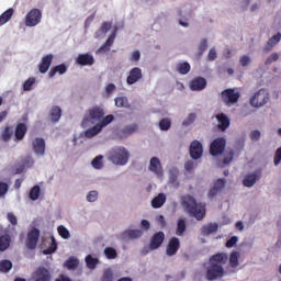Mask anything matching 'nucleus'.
<instances>
[{
    "label": "nucleus",
    "instance_id": "f257e3e1",
    "mask_svg": "<svg viewBox=\"0 0 281 281\" xmlns=\"http://www.w3.org/2000/svg\"><path fill=\"white\" fill-rule=\"evenodd\" d=\"M227 262V255L217 254L210 258V267L206 270V279L212 281L218 278H223L225 270H223V265Z\"/></svg>",
    "mask_w": 281,
    "mask_h": 281
},
{
    "label": "nucleus",
    "instance_id": "f03ea898",
    "mask_svg": "<svg viewBox=\"0 0 281 281\" xmlns=\"http://www.w3.org/2000/svg\"><path fill=\"white\" fill-rule=\"evenodd\" d=\"M182 207H184L186 212L191 216H194L196 221H203L205 216V206L201 203H196V200L192 195H184L181 198Z\"/></svg>",
    "mask_w": 281,
    "mask_h": 281
},
{
    "label": "nucleus",
    "instance_id": "7ed1b4c3",
    "mask_svg": "<svg viewBox=\"0 0 281 281\" xmlns=\"http://www.w3.org/2000/svg\"><path fill=\"white\" fill-rule=\"evenodd\" d=\"M271 100L269 95V91L265 88L259 89L255 94L250 98L249 102L255 109H260V106H265Z\"/></svg>",
    "mask_w": 281,
    "mask_h": 281
},
{
    "label": "nucleus",
    "instance_id": "20e7f679",
    "mask_svg": "<svg viewBox=\"0 0 281 281\" xmlns=\"http://www.w3.org/2000/svg\"><path fill=\"white\" fill-rule=\"evenodd\" d=\"M128 151L123 147L110 151V160L112 164H115V166H125V164H128Z\"/></svg>",
    "mask_w": 281,
    "mask_h": 281
},
{
    "label": "nucleus",
    "instance_id": "39448f33",
    "mask_svg": "<svg viewBox=\"0 0 281 281\" xmlns=\"http://www.w3.org/2000/svg\"><path fill=\"white\" fill-rule=\"evenodd\" d=\"M166 239V235L164 232H158L154 234V236L150 239L149 246L144 247L142 250V254L146 255L148 251H155V249H159L161 245H164V240Z\"/></svg>",
    "mask_w": 281,
    "mask_h": 281
},
{
    "label": "nucleus",
    "instance_id": "423d86ee",
    "mask_svg": "<svg viewBox=\"0 0 281 281\" xmlns=\"http://www.w3.org/2000/svg\"><path fill=\"white\" fill-rule=\"evenodd\" d=\"M43 19V11L40 9H32L25 16L24 23L26 27H36Z\"/></svg>",
    "mask_w": 281,
    "mask_h": 281
},
{
    "label": "nucleus",
    "instance_id": "0eeeda50",
    "mask_svg": "<svg viewBox=\"0 0 281 281\" xmlns=\"http://www.w3.org/2000/svg\"><path fill=\"white\" fill-rule=\"evenodd\" d=\"M222 101L227 106H232V104H236L238 100H240V92L236 91V89L228 88L221 93Z\"/></svg>",
    "mask_w": 281,
    "mask_h": 281
},
{
    "label": "nucleus",
    "instance_id": "6e6552de",
    "mask_svg": "<svg viewBox=\"0 0 281 281\" xmlns=\"http://www.w3.org/2000/svg\"><path fill=\"white\" fill-rule=\"evenodd\" d=\"M76 63L81 67H91V65L95 64V58H93V55L89 53L79 54L76 58Z\"/></svg>",
    "mask_w": 281,
    "mask_h": 281
},
{
    "label": "nucleus",
    "instance_id": "1a4fd4ad",
    "mask_svg": "<svg viewBox=\"0 0 281 281\" xmlns=\"http://www.w3.org/2000/svg\"><path fill=\"white\" fill-rule=\"evenodd\" d=\"M142 78H144V75L142 74V68L134 67L130 70L126 82L127 85H135V82H139Z\"/></svg>",
    "mask_w": 281,
    "mask_h": 281
},
{
    "label": "nucleus",
    "instance_id": "9d476101",
    "mask_svg": "<svg viewBox=\"0 0 281 281\" xmlns=\"http://www.w3.org/2000/svg\"><path fill=\"white\" fill-rule=\"evenodd\" d=\"M38 238H41V231L37 228H34L27 235V241H26V247L27 249H35L36 244L38 243Z\"/></svg>",
    "mask_w": 281,
    "mask_h": 281
},
{
    "label": "nucleus",
    "instance_id": "9b49d317",
    "mask_svg": "<svg viewBox=\"0 0 281 281\" xmlns=\"http://www.w3.org/2000/svg\"><path fill=\"white\" fill-rule=\"evenodd\" d=\"M191 91H203L207 87V80L203 77H196L190 81Z\"/></svg>",
    "mask_w": 281,
    "mask_h": 281
},
{
    "label": "nucleus",
    "instance_id": "f8f14e48",
    "mask_svg": "<svg viewBox=\"0 0 281 281\" xmlns=\"http://www.w3.org/2000/svg\"><path fill=\"white\" fill-rule=\"evenodd\" d=\"M54 60V55L48 54L42 57V61L38 65L40 74H47L49 71V67H52V61Z\"/></svg>",
    "mask_w": 281,
    "mask_h": 281
},
{
    "label": "nucleus",
    "instance_id": "ddd939ff",
    "mask_svg": "<svg viewBox=\"0 0 281 281\" xmlns=\"http://www.w3.org/2000/svg\"><path fill=\"white\" fill-rule=\"evenodd\" d=\"M190 157L192 159H201V157H203V145H201L200 142L191 143Z\"/></svg>",
    "mask_w": 281,
    "mask_h": 281
},
{
    "label": "nucleus",
    "instance_id": "4468645a",
    "mask_svg": "<svg viewBox=\"0 0 281 281\" xmlns=\"http://www.w3.org/2000/svg\"><path fill=\"white\" fill-rule=\"evenodd\" d=\"M144 232L142 229H127L121 234L122 240H135V238H142Z\"/></svg>",
    "mask_w": 281,
    "mask_h": 281
},
{
    "label": "nucleus",
    "instance_id": "2eb2a0df",
    "mask_svg": "<svg viewBox=\"0 0 281 281\" xmlns=\"http://www.w3.org/2000/svg\"><path fill=\"white\" fill-rule=\"evenodd\" d=\"M149 170L151 172H155L157 177H162L164 176V169L161 168V161L157 157H153L149 160Z\"/></svg>",
    "mask_w": 281,
    "mask_h": 281
},
{
    "label": "nucleus",
    "instance_id": "dca6fc26",
    "mask_svg": "<svg viewBox=\"0 0 281 281\" xmlns=\"http://www.w3.org/2000/svg\"><path fill=\"white\" fill-rule=\"evenodd\" d=\"M226 183H227V180H225V179H217L214 182L213 188L209 192V198L210 199H214V196H216V194H218V192L223 191V188H225Z\"/></svg>",
    "mask_w": 281,
    "mask_h": 281
},
{
    "label": "nucleus",
    "instance_id": "f3484780",
    "mask_svg": "<svg viewBox=\"0 0 281 281\" xmlns=\"http://www.w3.org/2000/svg\"><path fill=\"white\" fill-rule=\"evenodd\" d=\"M33 278L34 281H49L52 280V274H49V270L41 267L35 271Z\"/></svg>",
    "mask_w": 281,
    "mask_h": 281
},
{
    "label": "nucleus",
    "instance_id": "a211bd4d",
    "mask_svg": "<svg viewBox=\"0 0 281 281\" xmlns=\"http://www.w3.org/2000/svg\"><path fill=\"white\" fill-rule=\"evenodd\" d=\"M88 113L90 120H95L97 122H100V120H104V109L98 105L90 109Z\"/></svg>",
    "mask_w": 281,
    "mask_h": 281
},
{
    "label": "nucleus",
    "instance_id": "6ab92c4d",
    "mask_svg": "<svg viewBox=\"0 0 281 281\" xmlns=\"http://www.w3.org/2000/svg\"><path fill=\"white\" fill-rule=\"evenodd\" d=\"M210 153L214 157L222 155V153H225V143H223V142L211 143Z\"/></svg>",
    "mask_w": 281,
    "mask_h": 281
},
{
    "label": "nucleus",
    "instance_id": "aec40b11",
    "mask_svg": "<svg viewBox=\"0 0 281 281\" xmlns=\"http://www.w3.org/2000/svg\"><path fill=\"white\" fill-rule=\"evenodd\" d=\"M258 181H260V176L258 173H249L244 178L243 184L246 188H254Z\"/></svg>",
    "mask_w": 281,
    "mask_h": 281
},
{
    "label": "nucleus",
    "instance_id": "412c9836",
    "mask_svg": "<svg viewBox=\"0 0 281 281\" xmlns=\"http://www.w3.org/2000/svg\"><path fill=\"white\" fill-rule=\"evenodd\" d=\"M179 238L172 237L167 245L166 254L167 256H175L179 249Z\"/></svg>",
    "mask_w": 281,
    "mask_h": 281
},
{
    "label": "nucleus",
    "instance_id": "4be33fe9",
    "mask_svg": "<svg viewBox=\"0 0 281 281\" xmlns=\"http://www.w3.org/2000/svg\"><path fill=\"white\" fill-rule=\"evenodd\" d=\"M27 133V125L25 123H18L14 131V136L18 142H21Z\"/></svg>",
    "mask_w": 281,
    "mask_h": 281
},
{
    "label": "nucleus",
    "instance_id": "5701e85b",
    "mask_svg": "<svg viewBox=\"0 0 281 281\" xmlns=\"http://www.w3.org/2000/svg\"><path fill=\"white\" fill-rule=\"evenodd\" d=\"M280 41H281V33H277L276 35H273L268 40L266 46L263 47V52H266V54L271 52V49H273L274 46L278 45V43H280Z\"/></svg>",
    "mask_w": 281,
    "mask_h": 281
},
{
    "label": "nucleus",
    "instance_id": "b1692460",
    "mask_svg": "<svg viewBox=\"0 0 281 281\" xmlns=\"http://www.w3.org/2000/svg\"><path fill=\"white\" fill-rule=\"evenodd\" d=\"M216 120L218 121V128L222 131H227V128H229V117L226 114H217Z\"/></svg>",
    "mask_w": 281,
    "mask_h": 281
},
{
    "label": "nucleus",
    "instance_id": "393cba45",
    "mask_svg": "<svg viewBox=\"0 0 281 281\" xmlns=\"http://www.w3.org/2000/svg\"><path fill=\"white\" fill-rule=\"evenodd\" d=\"M169 181L173 188H179V186H181L179 182V169L172 168L169 170Z\"/></svg>",
    "mask_w": 281,
    "mask_h": 281
},
{
    "label": "nucleus",
    "instance_id": "a878e982",
    "mask_svg": "<svg viewBox=\"0 0 281 281\" xmlns=\"http://www.w3.org/2000/svg\"><path fill=\"white\" fill-rule=\"evenodd\" d=\"M201 232L203 236H210V234H216V232H218V224L210 223L207 225H204Z\"/></svg>",
    "mask_w": 281,
    "mask_h": 281
},
{
    "label": "nucleus",
    "instance_id": "bb28decb",
    "mask_svg": "<svg viewBox=\"0 0 281 281\" xmlns=\"http://www.w3.org/2000/svg\"><path fill=\"white\" fill-rule=\"evenodd\" d=\"M56 74H59V76H63V74H67V65L60 64V65L55 66L48 72V77L54 78V76H56Z\"/></svg>",
    "mask_w": 281,
    "mask_h": 281
},
{
    "label": "nucleus",
    "instance_id": "cd10ccee",
    "mask_svg": "<svg viewBox=\"0 0 281 281\" xmlns=\"http://www.w3.org/2000/svg\"><path fill=\"white\" fill-rule=\"evenodd\" d=\"M14 15V9L10 8L0 15V27L5 25L10 19Z\"/></svg>",
    "mask_w": 281,
    "mask_h": 281
},
{
    "label": "nucleus",
    "instance_id": "c85d7f7f",
    "mask_svg": "<svg viewBox=\"0 0 281 281\" xmlns=\"http://www.w3.org/2000/svg\"><path fill=\"white\" fill-rule=\"evenodd\" d=\"M166 203V193H159L151 200V206L157 209L161 207Z\"/></svg>",
    "mask_w": 281,
    "mask_h": 281
},
{
    "label": "nucleus",
    "instance_id": "c756f323",
    "mask_svg": "<svg viewBox=\"0 0 281 281\" xmlns=\"http://www.w3.org/2000/svg\"><path fill=\"white\" fill-rule=\"evenodd\" d=\"M115 106H117L119 109H131V103L128 102V98L126 97L115 98Z\"/></svg>",
    "mask_w": 281,
    "mask_h": 281
},
{
    "label": "nucleus",
    "instance_id": "7c9ffc66",
    "mask_svg": "<svg viewBox=\"0 0 281 281\" xmlns=\"http://www.w3.org/2000/svg\"><path fill=\"white\" fill-rule=\"evenodd\" d=\"M12 135H14V131L10 125H7L1 132V137L3 142H10V139H12Z\"/></svg>",
    "mask_w": 281,
    "mask_h": 281
},
{
    "label": "nucleus",
    "instance_id": "2f4dec72",
    "mask_svg": "<svg viewBox=\"0 0 281 281\" xmlns=\"http://www.w3.org/2000/svg\"><path fill=\"white\" fill-rule=\"evenodd\" d=\"M63 116V110L59 106H53L50 110V120L52 122H58Z\"/></svg>",
    "mask_w": 281,
    "mask_h": 281
},
{
    "label": "nucleus",
    "instance_id": "473e14b6",
    "mask_svg": "<svg viewBox=\"0 0 281 281\" xmlns=\"http://www.w3.org/2000/svg\"><path fill=\"white\" fill-rule=\"evenodd\" d=\"M100 131H102V126L100 124H97L86 131V137L91 139V137H95V135H98Z\"/></svg>",
    "mask_w": 281,
    "mask_h": 281
},
{
    "label": "nucleus",
    "instance_id": "72a5a7b5",
    "mask_svg": "<svg viewBox=\"0 0 281 281\" xmlns=\"http://www.w3.org/2000/svg\"><path fill=\"white\" fill-rule=\"evenodd\" d=\"M190 63L183 61L177 65V71L181 74V76H186L187 74H190Z\"/></svg>",
    "mask_w": 281,
    "mask_h": 281
},
{
    "label": "nucleus",
    "instance_id": "f704fd0d",
    "mask_svg": "<svg viewBox=\"0 0 281 281\" xmlns=\"http://www.w3.org/2000/svg\"><path fill=\"white\" fill-rule=\"evenodd\" d=\"M86 265L88 269H95L98 265H100V259L99 258H93L91 255H88L86 257Z\"/></svg>",
    "mask_w": 281,
    "mask_h": 281
},
{
    "label": "nucleus",
    "instance_id": "c9c22d12",
    "mask_svg": "<svg viewBox=\"0 0 281 281\" xmlns=\"http://www.w3.org/2000/svg\"><path fill=\"white\" fill-rule=\"evenodd\" d=\"M80 265V261H78V258L76 257H70L65 263L64 267L67 269H72L76 270L78 269V266Z\"/></svg>",
    "mask_w": 281,
    "mask_h": 281
},
{
    "label": "nucleus",
    "instance_id": "e433bc0d",
    "mask_svg": "<svg viewBox=\"0 0 281 281\" xmlns=\"http://www.w3.org/2000/svg\"><path fill=\"white\" fill-rule=\"evenodd\" d=\"M170 126H172V121L169 117H165L158 123L160 131H170Z\"/></svg>",
    "mask_w": 281,
    "mask_h": 281
},
{
    "label": "nucleus",
    "instance_id": "4c0bfd02",
    "mask_svg": "<svg viewBox=\"0 0 281 281\" xmlns=\"http://www.w3.org/2000/svg\"><path fill=\"white\" fill-rule=\"evenodd\" d=\"M10 247V235L0 237V251H5Z\"/></svg>",
    "mask_w": 281,
    "mask_h": 281
},
{
    "label": "nucleus",
    "instance_id": "58836bf2",
    "mask_svg": "<svg viewBox=\"0 0 281 281\" xmlns=\"http://www.w3.org/2000/svg\"><path fill=\"white\" fill-rule=\"evenodd\" d=\"M33 148L36 155H45V142H35Z\"/></svg>",
    "mask_w": 281,
    "mask_h": 281
},
{
    "label": "nucleus",
    "instance_id": "ea45409f",
    "mask_svg": "<svg viewBox=\"0 0 281 281\" xmlns=\"http://www.w3.org/2000/svg\"><path fill=\"white\" fill-rule=\"evenodd\" d=\"M10 269H12V261H10L8 259L0 261V271L2 273H8V271H10Z\"/></svg>",
    "mask_w": 281,
    "mask_h": 281
},
{
    "label": "nucleus",
    "instance_id": "a19ab883",
    "mask_svg": "<svg viewBox=\"0 0 281 281\" xmlns=\"http://www.w3.org/2000/svg\"><path fill=\"white\" fill-rule=\"evenodd\" d=\"M31 201H36L38 196H41V187L35 186L31 189L30 194H29Z\"/></svg>",
    "mask_w": 281,
    "mask_h": 281
},
{
    "label": "nucleus",
    "instance_id": "79ce46f5",
    "mask_svg": "<svg viewBox=\"0 0 281 281\" xmlns=\"http://www.w3.org/2000/svg\"><path fill=\"white\" fill-rule=\"evenodd\" d=\"M36 85V78L30 77L26 81L23 83V91H32V87Z\"/></svg>",
    "mask_w": 281,
    "mask_h": 281
},
{
    "label": "nucleus",
    "instance_id": "37998d69",
    "mask_svg": "<svg viewBox=\"0 0 281 281\" xmlns=\"http://www.w3.org/2000/svg\"><path fill=\"white\" fill-rule=\"evenodd\" d=\"M137 124L127 125L123 128V135H133V133H137Z\"/></svg>",
    "mask_w": 281,
    "mask_h": 281
},
{
    "label": "nucleus",
    "instance_id": "c03bdc74",
    "mask_svg": "<svg viewBox=\"0 0 281 281\" xmlns=\"http://www.w3.org/2000/svg\"><path fill=\"white\" fill-rule=\"evenodd\" d=\"M104 255L106 256V258H109V260L117 258V251L111 247L104 249Z\"/></svg>",
    "mask_w": 281,
    "mask_h": 281
},
{
    "label": "nucleus",
    "instance_id": "a18cd8bd",
    "mask_svg": "<svg viewBox=\"0 0 281 281\" xmlns=\"http://www.w3.org/2000/svg\"><path fill=\"white\" fill-rule=\"evenodd\" d=\"M186 220H179L178 221V226H177V235L178 236H183V232H186Z\"/></svg>",
    "mask_w": 281,
    "mask_h": 281
},
{
    "label": "nucleus",
    "instance_id": "49530a36",
    "mask_svg": "<svg viewBox=\"0 0 281 281\" xmlns=\"http://www.w3.org/2000/svg\"><path fill=\"white\" fill-rule=\"evenodd\" d=\"M113 120H115V116L112 114H109L99 123V126H101V128H104V126H109V124H111Z\"/></svg>",
    "mask_w": 281,
    "mask_h": 281
},
{
    "label": "nucleus",
    "instance_id": "de8ad7c7",
    "mask_svg": "<svg viewBox=\"0 0 281 281\" xmlns=\"http://www.w3.org/2000/svg\"><path fill=\"white\" fill-rule=\"evenodd\" d=\"M194 120H196V114L190 113L188 117L182 122V126H190V124H194Z\"/></svg>",
    "mask_w": 281,
    "mask_h": 281
},
{
    "label": "nucleus",
    "instance_id": "09e8293b",
    "mask_svg": "<svg viewBox=\"0 0 281 281\" xmlns=\"http://www.w3.org/2000/svg\"><path fill=\"white\" fill-rule=\"evenodd\" d=\"M280 55L278 53H272L265 61V65H271L272 63H278Z\"/></svg>",
    "mask_w": 281,
    "mask_h": 281
},
{
    "label": "nucleus",
    "instance_id": "8fccbe9b",
    "mask_svg": "<svg viewBox=\"0 0 281 281\" xmlns=\"http://www.w3.org/2000/svg\"><path fill=\"white\" fill-rule=\"evenodd\" d=\"M58 234L59 236H61V238H70L71 234L69 233V231L65 227V226H59L58 227Z\"/></svg>",
    "mask_w": 281,
    "mask_h": 281
},
{
    "label": "nucleus",
    "instance_id": "3c124183",
    "mask_svg": "<svg viewBox=\"0 0 281 281\" xmlns=\"http://www.w3.org/2000/svg\"><path fill=\"white\" fill-rule=\"evenodd\" d=\"M102 156H97L93 160H92V166L93 168H95L97 170H100V168H102V166H104L102 164Z\"/></svg>",
    "mask_w": 281,
    "mask_h": 281
},
{
    "label": "nucleus",
    "instance_id": "603ef678",
    "mask_svg": "<svg viewBox=\"0 0 281 281\" xmlns=\"http://www.w3.org/2000/svg\"><path fill=\"white\" fill-rule=\"evenodd\" d=\"M194 168H196V164H194V161L192 160H188L187 162H184V170L187 172H192V170H194Z\"/></svg>",
    "mask_w": 281,
    "mask_h": 281
},
{
    "label": "nucleus",
    "instance_id": "864d4df0",
    "mask_svg": "<svg viewBox=\"0 0 281 281\" xmlns=\"http://www.w3.org/2000/svg\"><path fill=\"white\" fill-rule=\"evenodd\" d=\"M234 159V151H226L225 157L223 159L224 166H227Z\"/></svg>",
    "mask_w": 281,
    "mask_h": 281
},
{
    "label": "nucleus",
    "instance_id": "5fc2aeb1",
    "mask_svg": "<svg viewBox=\"0 0 281 281\" xmlns=\"http://www.w3.org/2000/svg\"><path fill=\"white\" fill-rule=\"evenodd\" d=\"M229 262L232 267H238V252H233L231 255Z\"/></svg>",
    "mask_w": 281,
    "mask_h": 281
},
{
    "label": "nucleus",
    "instance_id": "6e6d98bb",
    "mask_svg": "<svg viewBox=\"0 0 281 281\" xmlns=\"http://www.w3.org/2000/svg\"><path fill=\"white\" fill-rule=\"evenodd\" d=\"M54 251H56V240L53 238V243H52L50 247L43 250V254L45 256H49V254H54Z\"/></svg>",
    "mask_w": 281,
    "mask_h": 281
},
{
    "label": "nucleus",
    "instance_id": "4d7b16f0",
    "mask_svg": "<svg viewBox=\"0 0 281 281\" xmlns=\"http://www.w3.org/2000/svg\"><path fill=\"white\" fill-rule=\"evenodd\" d=\"M241 67H247L251 63V58L247 55H244L239 58Z\"/></svg>",
    "mask_w": 281,
    "mask_h": 281
},
{
    "label": "nucleus",
    "instance_id": "13d9d810",
    "mask_svg": "<svg viewBox=\"0 0 281 281\" xmlns=\"http://www.w3.org/2000/svg\"><path fill=\"white\" fill-rule=\"evenodd\" d=\"M110 30H111V23L103 22L99 32H101V34H106V32H109Z\"/></svg>",
    "mask_w": 281,
    "mask_h": 281
},
{
    "label": "nucleus",
    "instance_id": "bf43d9fd",
    "mask_svg": "<svg viewBox=\"0 0 281 281\" xmlns=\"http://www.w3.org/2000/svg\"><path fill=\"white\" fill-rule=\"evenodd\" d=\"M101 281H113V272L109 269L105 270Z\"/></svg>",
    "mask_w": 281,
    "mask_h": 281
},
{
    "label": "nucleus",
    "instance_id": "052dcab7",
    "mask_svg": "<svg viewBox=\"0 0 281 281\" xmlns=\"http://www.w3.org/2000/svg\"><path fill=\"white\" fill-rule=\"evenodd\" d=\"M250 139L251 142H258V139H260V131L255 130L250 132Z\"/></svg>",
    "mask_w": 281,
    "mask_h": 281
},
{
    "label": "nucleus",
    "instance_id": "680f3d73",
    "mask_svg": "<svg viewBox=\"0 0 281 281\" xmlns=\"http://www.w3.org/2000/svg\"><path fill=\"white\" fill-rule=\"evenodd\" d=\"M97 199H98V192H97V191H91V192L87 195V200H88L90 203H93Z\"/></svg>",
    "mask_w": 281,
    "mask_h": 281
},
{
    "label": "nucleus",
    "instance_id": "e2e57ef3",
    "mask_svg": "<svg viewBox=\"0 0 281 281\" xmlns=\"http://www.w3.org/2000/svg\"><path fill=\"white\" fill-rule=\"evenodd\" d=\"M140 58H142V54L139 53V50H134L131 56V60L133 63H137Z\"/></svg>",
    "mask_w": 281,
    "mask_h": 281
},
{
    "label": "nucleus",
    "instance_id": "0e129e2a",
    "mask_svg": "<svg viewBox=\"0 0 281 281\" xmlns=\"http://www.w3.org/2000/svg\"><path fill=\"white\" fill-rule=\"evenodd\" d=\"M207 49V40H202L199 45V52L200 54H203Z\"/></svg>",
    "mask_w": 281,
    "mask_h": 281
},
{
    "label": "nucleus",
    "instance_id": "69168bd1",
    "mask_svg": "<svg viewBox=\"0 0 281 281\" xmlns=\"http://www.w3.org/2000/svg\"><path fill=\"white\" fill-rule=\"evenodd\" d=\"M236 243H238V237L233 236L231 239H228L226 241V247H234V245H236Z\"/></svg>",
    "mask_w": 281,
    "mask_h": 281
},
{
    "label": "nucleus",
    "instance_id": "338daca9",
    "mask_svg": "<svg viewBox=\"0 0 281 281\" xmlns=\"http://www.w3.org/2000/svg\"><path fill=\"white\" fill-rule=\"evenodd\" d=\"M8 192V183L0 182V196H3Z\"/></svg>",
    "mask_w": 281,
    "mask_h": 281
},
{
    "label": "nucleus",
    "instance_id": "774afa93",
    "mask_svg": "<svg viewBox=\"0 0 281 281\" xmlns=\"http://www.w3.org/2000/svg\"><path fill=\"white\" fill-rule=\"evenodd\" d=\"M281 161V147L277 150L276 157H274V166H278Z\"/></svg>",
    "mask_w": 281,
    "mask_h": 281
}]
</instances>
